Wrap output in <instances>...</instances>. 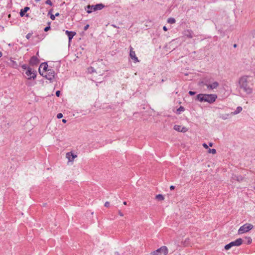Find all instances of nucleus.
<instances>
[{
  "instance_id": "f257e3e1",
  "label": "nucleus",
  "mask_w": 255,
  "mask_h": 255,
  "mask_svg": "<svg viewBox=\"0 0 255 255\" xmlns=\"http://www.w3.org/2000/svg\"><path fill=\"white\" fill-rule=\"evenodd\" d=\"M240 88L248 94L253 92V86L255 83V78L252 76L245 75L239 79Z\"/></svg>"
},
{
  "instance_id": "f03ea898",
  "label": "nucleus",
  "mask_w": 255,
  "mask_h": 255,
  "mask_svg": "<svg viewBox=\"0 0 255 255\" xmlns=\"http://www.w3.org/2000/svg\"><path fill=\"white\" fill-rule=\"evenodd\" d=\"M217 98L216 94H198L197 99L200 102H208L210 104L213 103Z\"/></svg>"
},
{
  "instance_id": "7ed1b4c3",
  "label": "nucleus",
  "mask_w": 255,
  "mask_h": 255,
  "mask_svg": "<svg viewBox=\"0 0 255 255\" xmlns=\"http://www.w3.org/2000/svg\"><path fill=\"white\" fill-rule=\"evenodd\" d=\"M37 75V72L35 70L30 67H28L25 72L24 77L27 80H34L35 79Z\"/></svg>"
},
{
  "instance_id": "20e7f679",
  "label": "nucleus",
  "mask_w": 255,
  "mask_h": 255,
  "mask_svg": "<svg viewBox=\"0 0 255 255\" xmlns=\"http://www.w3.org/2000/svg\"><path fill=\"white\" fill-rule=\"evenodd\" d=\"M78 157L77 154L73 151H70L66 153V158L67 159V165L71 166L74 164V161Z\"/></svg>"
},
{
  "instance_id": "39448f33",
  "label": "nucleus",
  "mask_w": 255,
  "mask_h": 255,
  "mask_svg": "<svg viewBox=\"0 0 255 255\" xmlns=\"http://www.w3.org/2000/svg\"><path fill=\"white\" fill-rule=\"evenodd\" d=\"M104 5L102 3H99L96 5H88L87 6V12L90 13L93 11H95L98 10H101L104 7Z\"/></svg>"
},
{
  "instance_id": "423d86ee",
  "label": "nucleus",
  "mask_w": 255,
  "mask_h": 255,
  "mask_svg": "<svg viewBox=\"0 0 255 255\" xmlns=\"http://www.w3.org/2000/svg\"><path fill=\"white\" fill-rule=\"evenodd\" d=\"M253 227V225L251 224H245L239 228L238 233V234L241 235L247 233L251 230Z\"/></svg>"
},
{
  "instance_id": "0eeeda50",
  "label": "nucleus",
  "mask_w": 255,
  "mask_h": 255,
  "mask_svg": "<svg viewBox=\"0 0 255 255\" xmlns=\"http://www.w3.org/2000/svg\"><path fill=\"white\" fill-rule=\"evenodd\" d=\"M168 250L166 246H162L156 251L152 252L150 255H167Z\"/></svg>"
},
{
  "instance_id": "6e6552de",
  "label": "nucleus",
  "mask_w": 255,
  "mask_h": 255,
  "mask_svg": "<svg viewBox=\"0 0 255 255\" xmlns=\"http://www.w3.org/2000/svg\"><path fill=\"white\" fill-rule=\"evenodd\" d=\"M243 243V240L241 238H239L235 241L232 242L225 246V249L226 250H229L231 247L234 246H239Z\"/></svg>"
},
{
  "instance_id": "1a4fd4ad",
  "label": "nucleus",
  "mask_w": 255,
  "mask_h": 255,
  "mask_svg": "<svg viewBox=\"0 0 255 255\" xmlns=\"http://www.w3.org/2000/svg\"><path fill=\"white\" fill-rule=\"evenodd\" d=\"M45 77L49 80H52L54 77V72L51 70L49 69L46 72L44 75Z\"/></svg>"
},
{
  "instance_id": "9d476101",
  "label": "nucleus",
  "mask_w": 255,
  "mask_h": 255,
  "mask_svg": "<svg viewBox=\"0 0 255 255\" xmlns=\"http://www.w3.org/2000/svg\"><path fill=\"white\" fill-rule=\"evenodd\" d=\"M48 70V65L47 63H43L40 65L39 71L40 74L43 75Z\"/></svg>"
},
{
  "instance_id": "9b49d317",
  "label": "nucleus",
  "mask_w": 255,
  "mask_h": 255,
  "mask_svg": "<svg viewBox=\"0 0 255 255\" xmlns=\"http://www.w3.org/2000/svg\"><path fill=\"white\" fill-rule=\"evenodd\" d=\"M193 31L191 29H185L183 31V36L188 38H192L193 37Z\"/></svg>"
},
{
  "instance_id": "f8f14e48",
  "label": "nucleus",
  "mask_w": 255,
  "mask_h": 255,
  "mask_svg": "<svg viewBox=\"0 0 255 255\" xmlns=\"http://www.w3.org/2000/svg\"><path fill=\"white\" fill-rule=\"evenodd\" d=\"M204 85L208 90H213L216 89L219 86V84L218 82L215 81L211 84L205 83Z\"/></svg>"
},
{
  "instance_id": "ddd939ff",
  "label": "nucleus",
  "mask_w": 255,
  "mask_h": 255,
  "mask_svg": "<svg viewBox=\"0 0 255 255\" xmlns=\"http://www.w3.org/2000/svg\"><path fill=\"white\" fill-rule=\"evenodd\" d=\"M129 56L130 57L134 60V62H138V60L137 57L136 56L135 53L134 51H133V49L131 46L129 47Z\"/></svg>"
},
{
  "instance_id": "4468645a",
  "label": "nucleus",
  "mask_w": 255,
  "mask_h": 255,
  "mask_svg": "<svg viewBox=\"0 0 255 255\" xmlns=\"http://www.w3.org/2000/svg\"><path fill=\"white\" fill-rule=\"evenodd\" d=\"M29 63L32 65H36L39 63V60L36 56H32L29 61Z\"/></svg>"
},
{
  "instance_id": "2eb2a0df",
  "label": "nucleus",
  "mask_w": 255,
  "mask_h": 255,
  "mask_svg": "<svg viewBox=\"0 0 255 255\" xmlns=\"http://www.w3.org/2000/svg\"><path fill=\"white\" fill-rule=\"evenodd\" d=\"M65 32L68 35L69 41L73 38V36L76 34V32L73 31H69L68 30H66Z\"/></svg>"
},
{
  "instance_id": "dca6fc26",
  "label": "nucleus",
  "mask_w": 255,
  "mask_h": 255,
  "mask_svg": "<svg viewBox=\"0 0 255 255\" xmlns=\"http://www.w3.org/2000/svg\"><path fill=\"white\" fill-rule=\"evenodd\" d=\"M29 7H25L23 9H21L20 12V15L21 17L23 16L24 15V14L25 12L27 11L28 10H29Z\"/></svg>"
},
{
  "instance_id": "f3484780",
  "label": "nucleus",
  "mask_w": 255,
  "mask_h": 255,
  "mask_svg": "<svg viewBox=\"0 0 255 255\" xmlns=\"http://www.w3.org/2000/svg\"><path fill=\"white\" fill-rule=\"evenodd\" d=\"M233 179L234 180H236L238 181H242L244 179V178L242 176H237V175H234L233 177Z\"/></svg>"
},
{
  "instance_id": "a211bd4d",
  "label": "nucleus",
  "mask_w": 255,
  "mask_h": 255,
  "mask_svg": "<svg viewBox=\"0 0 255 255\" xmlns=\"http://www.w3.org/2000/svg\"><path fill=\"white\" fill-rule=\"evenodd\" d=\"M242 110V108L241 107H238L236 109V110L233 112H232V115H237L239 113H240Z\"/></svg>"
},
{
  "instance_id": "6ab92c4d",
  "label": "nucleus",
  "mask_w": 255,
  "mask_h": 255,
  "mask_svg": "<svg viewBox=\"0 0 255 255\" xmlns=\"http://www.w3.org/2000/svg\"><path fill=\"white\" fill-rule=\"evenodd\" d=\"M156 199L159 201H163L164 199V196L162 194H158L155 196Z\"/></svg>"
},
{
  "instance_id": "aec40b11",
  "label": "nucleus",
  "mask_w": 255,
  "mask_h": 255,
  "mask_svg": "<svg viewBox=\"0 0 255 255\" xmlns=\"http://www.w3.org/2000/svg\"><path fill=\"white\" fill-rule=\"evenodd\" d=\"M175 18H173V17H170V18H169L167 20V22L168 23H170V24H173V23H175Z\"/></svg>"
},
{
  "instance_id": "412c9836",
  "label": "nucleus",
  "mask_w": 255,
  "mask_h": 255,
  "mask_svg": "<svg viewBox=\"0 0 255 255\" xmlns=\"http://www.w3.org/2000/svg\"><path fill=\"white\" fill-rule=\"evenodd\" d=\"M181 128V126L179 125H175L174 126V129H175L176 131H180Z\"/></svg>"
},
{
  "instance_id": "4be33fe9",
  "label": "nucleus",
  "mask_w": 255,
  "mask_h": 255,
  "mask_svg": "<svg viewBox=\"0 0 255 255\" xmlns=\"http://www.w3.org/2000/svg\"><path fill=\"white\" fill-rule=\"evenodd\" d=\"M184 108L182 106H180L177 110V114H179L181 112H183L184 111Z\"/></svg>"
},
{
  "instance_id": "5701e85b",
  "label": "nucleus",
  "mask_w": 255,
  "mask_h": 255,
  "mask_svg": "<svg viewBox=\"0 0 255 255\" xmlns=\"http://www.w3.org/2000/svg\"><path fill=\"white\" fill-rule=\"evenodd\" d=\"M95 71L94 68L92 67H90L88 68V72L89 73H92Z\"/></svg>"
},
{
  "instance_id": "b1692460",
  "label": "nucleus",
  "mask_w": 255,
  "mask_h": 255,
  "mask_svg": "<svg viewBox=\"0 0 255 255\" xmlns=\"http://www.w3.org/2000/svg\"><path fill=\"white\" fill-rule=\"evenodd\" d=\"M208 153H212V154H216V150L214 148L210 149L209 148L208 150Z\"/></svg>"
},
{
  "instance_id": "393cba45",
  "label": "nucleus",
  "mask_w": 255,
  "mask_h": 255,
  "mask_svg": "<svg viewBox=\"0 0 255 255\" xmlns=\"http://www.w3.org/2000/svg\"><path fill=\"white\" fill-rule=\"evenodd\" d=\"M246 239L247 240V244L248 245H250L251 244L252 240L251 237H246Z\"/></svg>"
},
{
  "instance_id": "a878e982",
  "label": "nucleus",
  "mask_w": 255,
  "mask_h": 255,
  "mask_svg": "<svg viewBox=\"0 0 255 255\" xmlns=\"http://www.w3.org/2000/svg\"><path fill=\"white\" fill-rule=\"evenodd\" d=\"M188 131V128L185 127H181L180 132H185Z\"/></svg>"
},
{
  "instance_id": "bb28decb",
  "label": "nucleus",
  "mask_w": 255,
  "mask_h": 255,
  "mask_svg": "<svg viewBox=\"0 0 255 255\" xmlns=\"http://www.w3.org/2000/svg\"><path fill=\"white\" fill-rule=\"evenodd\" d=\"M28 67H27L26 64H23L21 66V68L25 71V72L27 70Z\"/></svg>"
},
{
  "instance_id": "cd10ccee",
  "label": "nucleus",
  "mask_w": 255,
  "mask_h": 255,
  "mask_svg": "<svg viewBox=\"0 0 255 255\" xmlns=\"http://www.w3.org/2000/svg\"><path fill=\"white\" fill-rule=\"evenodd\" d=\"M63 117V115L62 113H59L57 115V118L58 119H61Z\"/></svg>"
},
{
  "instance_id": "c85d7f7f",
  "label": "nucleus",
  "mask_w": 255,
  "mask_h": 255,
  "mask_svg": "<svg viewBox=\"0 0 255 255\" xmlns=\"http://www.w3.org/2000/svg\"><path fill=\"white\" fill-rule=\"evenodd\" d=\"M45 3L47 4H49L50 5H52V3L51 2V1L50 0H47L45 2Z\"/></svg>"
},
{
  "instance_id": "c756f323",
  "label": "nucleus",
  "mask_w": 255,
  "mask_h": 255,
  "mask_svg": "<svg viewBox=\"0 0 255 255\" xmlns=\"http://www.w3.org/2000/svg\"><path fill=\"white\" fill-rule=\"evenodd\" d=\"M104 205L106 207H109L110 206V202L108 201L106 202Z\"/></svg>"
},
{
  "instance_id": "7c9ffc66",
  "label": "nucleus",
  "mask_w": 255,
  "mask_h": 255,
  "mask_svg": "<svg viewBox=\"0 0 255 255\" xmlns=\"http://www.w3.org/2000/svg\"><path fill=\"white\" fill-rule=\"evenodd\" d=\"M189 94L191 96H193V95H194L196 94V92H193V91H190L189 92Z\"/></svg>"
},
{
  "instance_id": "2f4dec72",
  "label": "nucleus",
  "mask_w": 255,
  "mask_h": 255,
  "mask_svg": "<svg viewBox=\"0 0 255 255\" xmlns=\"http://www.w3.org/2000/svg\"><path fill=\"white\" fill-rule=\"evenodd\" d=\"M31 35H32V34H31V33H28V34L26 35V38H27V39H29V38L31 37Z\"/></svg>"
},
{
  "instance_id": "473e14b6",
  "label": "nucleus",
  "mask_w": 255,
  "mask_h": 255,
  "mask_svg": "<svg viewBox=\"0 0 255 255\" xmlns=\"http://www.w3.org/2000/svg\"><path fill=\"white\" fill-rule=\"evenodd\" d=\"M89 24H87L84 27V30L85 31L87 30L88 29V28H89Z\"/></svg>"
},
{
  "instance_id": "72a5a7b5",
  "label": "nucleus",
  "mask_w": 255,
  "mask_h": 255,
  "mask_svg": "<svg viewBox=\"0 0 255 255\" xmlns=\"http://www.w3.org/2000/svg\"><path fill=\"white\" fill-rule=\"evenodd\" d=\"M203 146L205 148H206V149H208V145H207L206 143H204L203 144Z\"/></svg>"
},
{
  "instance_id": "f704fd0d",
  "label": "nucleus",
  "mask_w": 255,
  "mask_h": 255,
  "mask_svg": "<svg viewBox=\"0 0 255 255\" xmlns=\"http://www.w3.org/2000/svg\"><path fill=\"white\" fill-rule=\"evenodd\" d=\"M50 28V26H47L44 28L45 31H47Z\"/></svg>"
},
{
  "instance_id": "c9c22d12",
  "label": "nucleus",
  "mask_w": 255,
  "mask_h": 255,
  "mask_svg": "<svg viewBox=\"0 0 255 255\" xmlns=\"http://www.w3.org/2000/svg\"><path fill=\"white\" fill-rule=\"evenodd\" d=\"M60 94V91H56V95L57 97H59V96Z\"/></svg>"
},
{
  "instance_id": "e433bc0d",
  "label": "nucleus",
  "mask_w": 255,
  "mask_h": 255,
  "mask_svg": "<svg viewBox=\"0 0 255 255\" xmlns=\"http://www.w3.org/2000/svg\"><path fill=\"white\" fill-rule=\"evenodd\" d=\"M50 18H51V19L54 20V19H55V15L52 14H51V15H50Z\"/></svg>"
},
{
  "instance_id": "4c0bfd02",
  "label": "nucleus",
  "mask_w": 255,
  "mask_h": 255,
  "mask_svg": "<svg viewBox=\"0 0 255 255\" xmlns=\"http://www.w3.org/2000/svg\"><path fill=\"white\" fill-rule=\"evenodd\" d=\"M119 214L120 216L122 217L124 216V214L122 213L121 211H119Z\"/></svg>"
},
{
  "instance_id": "58836bf2",
  "label": "nucleus",
  "mask_w": 255,
  "mask_h": 255,
  "mask_svg": "<svg viewBox=\"0 0 255 255\" xmlns=\"http://www.w3.org/2000/svg\"><path fill=\"white\" fill-rule=\"evenodd\" d=\"M174 188H175V186H173V185H171V186L170 187V190H173V189H174Z\"/></svg>"
},
{
  "instance_id": "ea45409f",
  "label": "nucleus",
  "mask_w": 255,
  "mask_h": 255,
  "mask_svg": "<svg viewBox=\"0 0 255 255\" xmlns=\"http://www.w3.org/2000/svg\"><path fill=\"white\" fill-rule=\"evenodd\" d=\"M163 29L164 30V31H167V27L165 26H164L163 27Z\"/></svg>"
},
{
  "instance_id": "a19ab883",
  "label": "nucleus",
  "mask_w": 255,
  "mask_h": 255,
  "mask_svg": "<svg viewBox=\"0 0 255 255\" xmlns=\"http://www.w3.org/2000/svg\"><path fill=\"white\" fill-rule=\"evenodd\" d=\"M209 145L210 146V147H212L213 146V143L212 142H210L209 143Z\"/></svg>"
},
{
  "instance_id": "79ce46f5",
  "label": "nucleus",
  "mask_w": 255,
  "mask_h": 255,
  "mask_svg": "<svg viewBox=\"0 0 255 255\" xmlns=\"http://www.w3.org/2000/svg\"><path fill=\"white\" fill-rule=\"evenodd\" d=\"M115 254V255H119L118 252H116Z\"/></svg>"
},
{
  "instance_id": "37998d69",
  "label": "nucleus",
  "mask_w": 255,
  "mask_h": 255,
  "mask_svg": "<svg viewBox=\"0 0 255 255\" xmlns=\"http://www.w3.org/2000/svg\"><path fill=\"white\" fill-rule=\"evenodd\" d=\"M59 13H56L55 14V16H58V15H59Z\"/></svg>"
},
{
  "instance_id": "c03bdc74",
  "label": "nucleus",
  "mask_w": 255,
  "mask_h": 255,
  "mask_svg": "<svg viewBox=\"0 0 255 255\" xmlns=\"http://www.w3.org/2000/svg\"><path fill=\"white\" fill-rule=\"evenodd\" d=\"M124 204L126 205H127V202H126V201L124 202Z\"/></svg>"
},
{
  "instance_id": "a18cd8bd",
  "label": "nucleus",
  "mask_w": 255,
  "mask_h": 255,
  "mask_svg": "<svg viewBox=\"0 0 255 255\" xmlns=\"http://www.w3.org/2000/svg\"><path fill=\"white\" fill-rule=\"evenodd\" d=\"M2 56V53L0 51V57H1Z\"/></svg>"
},
{
  "instance_id": "49530a36",
  "label": "nucleus",
  "mask_w": 255,
  "mask_h": 255,
  "mask_svg": "<svg viewBox=\"0 0 255 255\" xmlns=\"http://www.w3.org/2000/svg\"><path fill=\"white\" fill-rule=\"evenodd\" d=\"M223 119H224V120H225V119H227V117H223Z\"/></svg>"
},
{
  "instance_id": "de8ad7c7",
  "label": "nucleus",
  "mask_w": 255,
  "mask_h": 255,
  "mask_svg": "<svg viewBox=\"0 0 255 255\" xmlns=\"http://www.w3.org/2000/svg\"><path fill=\"white\" fill-rule=\"evenodd\" d=\"M234 47H237V44H235L234 45Z\"/></svg>"
},
{
  "instance_id": "09e8293b",
  "label": "nucleus",
  "mask_w": 255,
  "mask_h": 255,
  "mask_svg": "<svg viewBox=\"0 0 255 255\" xmlns=\"http://www.w3.org/2000/svg\"><path fill=\"white\" fill-rule=\"evenodd\" d=\"M40 0H35V1L36 2H38V1H39Z\"/></svg>"
},
{
  "instance_id": "8fccbe9b",
  "label": "nucleus",
  "mask_w": 255,
  "mask_h": 255,
  "mask_svg": "<svg viewBox=\"0 0 255 255\" xmlns=\"http://www.w3.org/2000/svg\"><path fill=\"white\" fill-rule=\"evenodd\" d=\"M254 189H255V187H254Z\"/></svg>"
}]
</instances>
